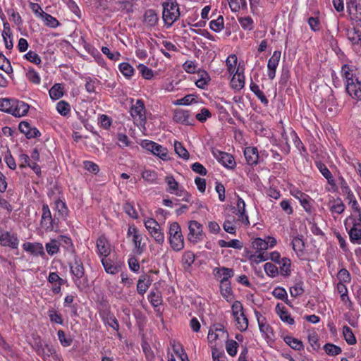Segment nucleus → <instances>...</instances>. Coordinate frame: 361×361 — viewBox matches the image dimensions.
<instances>
[{"label": "nucleus", "instance_id": "f257e3e1", "mask_svg": "<svg viewBox=\"0 0 361 361\" xmlns=\"http://www.w3.org/2000/svg\"><path fill=\"white\" fill-rule=\"evenodd\" d=\"M341 76L345 80V91L352 99L361 100V76L356 66L344 64L341 67Z\"/></svg>", "mask_w": 361, "mask_h": 361}, {"label": "nucleus", "instance_id": "f03ea898", "mask_svg": "<svg viewBox=\"0 0 361 361\" xmlns=\"http://www.w3.org/2000/svg\"><path fill=\"white\" fill-rule=\"evenodd\" d=\"M30 109V106L14 98H0V111L11 114L15 117L25 116Z\"/></svg>", "mask_w": 361, "mask_h": 361}, {"label": "nucleus", "instance_id": "7ed1b4c3", "mask_svg": "<svg viewBox=\"0 0 361 361\" xmlns=\"http://www.w3.org/2000/svg\"><path fill=\"white\" fill-rule=\"evenodd\" d=\"M71 274L73 275V281L79 291L82 292L89 287L88 279L85 274V268L81 259L74 256L73 262L68 263Z\"/></svg>", "mask_w": 361, "mask_h": 361}, {"label": "nucleus", "instance_id": "20e7f679", "mask_svg": "<svg viewBox=\"0 0 361 361\" xmlns=\"http://www.w3.org/2000/svg\"><path fill=\"white\" fill-rule=\"evenodd\" d=\"M344 225L350 242L361 245V214H350L345 219Z\"/></svg>", "mask_w": 361, "mask_h": 361}, {"label": "nucleus", "instance_id": "39448f33", "mask_svg": "<svg viewBox=\"0 0 361 361\" xmlns=\"http://www.w3.org/2000/svg\"><path fill=\"white\" fill-rule=\"evenodd\" d=\"M162 18L167 27H170L180 16L179 6L178 3L172 0L164 2Z\"/></svg>", "mask_w": 361, "mask_h": 361}, {"label": "nucleus", "instance_id": "423d86ee", "mask_svg": "<svg viewBox=\"0 0 361 361\" xmlns=\"http://www.w3.org/2000/svg\"><path fill=\"white\" fill-rule=\"evenodd\" d=\"M37 354L40 356L44 361H49V357H52L55 360L59 359L55 348L48 343H42L39 337L35 339L34 344L32 345Z\"/></svg>", "mask_w": 361, "mask_h": 361}, {"label": "nucleus", "instance_id": "0eeeda50", "mask_svg": "<svg viewBox=\"0 0 361 361\" xmlns=\"http://www.w3.org/2000/svg\"><path fill=\"white\" fill-rule=\"evenodd\" d=\"M169 243L174 251H180L184 247V238L181 228L177 222L171 224L169 231Z\"/></svg>", "mask_w": 361, "mask_h": 361}, {"label": "nucleus", "instance_id": "6e6552de", "mask_svg": "<svg viewBox=\"0 0 361 361\" xmlns=\"http://www.w3.org/2000/svg\"><path fill=\"white\" fill-rule=\"evenodd\" d=\"M102 309L99 310V316L102 322L105 325L118 331L120 328L119 323L114 314L111 312L108 302L106 301L102 302Z\"/></svg>", "mask_w": 361, "mask_h": 361}, {"label": "nucleus", "instance_id": "1a4fd4ad", "mask_svg": "<svg viewBox=\"0 0 361 361\" xmlns=\"http://www.w3.org/2000/svg\"><path fill=\"white\" fill-rule=\"evenodd\" d=\"M130 115L137 125L145 126L147 121L146 109L144 102L142 99H137L135 104L132 105Z\"/></svg>", "mask_w": 361, "mask_h": 361}, {"label": "nucleus", "instance_id": "9d476101", "mask_svg": "<svg viewBox=\"0 0 361 361\" xmlns=\"http://www.w3.org/2000/svg\"><path fill=\"white\" fill-rule=\"evenodd\" d=\"M142 147L164 161L169 159L168 150L162 145L150 140H143Z\"/></svg>", "mask_w": 361, "mask_h": 361}, {"label": "nucleus", "instance_id": "9b49d317", "mask_svg": "<svg viewBox=\"0 0 361 361\" xmlns=\"http://www.w3.org/2000/svg\"><path fill=\"white\" fill-rule=\"evenodd\" d=\"M188 229L189 233L188 235V239L190 242L195 244L202 240L204 233L202 230V225L201 224L197 221H190Z\"/></svg>", "mask_w": 361, "mask_h": 361}, {"label": "nucleus", "instance_id": "f8f14e48", "mask_svg": "<svg viewBox=\"0 0 361 361\" xmlns=\"http://www.w3.org/2000/svg\"><path fill=\"white\" fill-rule=\"evenodd\" d=\"M0 244L4 247L17 249L19 245L17 234L11 233L8 231H0Z\"/></svg>", "mask_w": 361, "mask_h": 361}, {"label": "nucleus", "instance_id": "ddd939ff", "mask_svg": "<svg viewBox=\"0 0 361 361\" xmlns=\"http://www.w3.org/2000/svg\"><path fill=\"white\" fill-rule=\"evenodd\" d=\"M243 72L244 68H240L239 65L231 80V86L233 89L235 90H240L244 87L245 75Z\"/></svg>", "mask_w": 361, "mask_h": 361}, {"label": "nucleus", "instance_id": "4468645a", "mask_svg": "<svg viewBox=\"0 0 361 361\" xmlns=\"http://www.w3.org/2000/svg\"><path fill=\"white\" fill-rule=\"evenodd\" d=\"M173 121L186 126L194 124V119L191 117L190 111L187 110H176L174 113Z\"/></svg>", "mask_w": 361, "mask_h": 361}, {"label": "nucleus", "instance_id": "2eb2a0df", "mask_svg": "<svg viewBox=\"0 0 361 361\" xmlns=\"http://www.w3.org/2000/svg\"><path fill=\"white\" fill-rule=\"evenodd\" d=\"M213 274L216 279H221L220 283H224L229 281V279L234 276V271L231 268L221 267L214 268Z\"/></svg>", "mask_w": 361, "mask_h": 361}, {"label": "nucleus", "instance_id": "dca6fc26", "mask_svg": "<svg viewBox=\"0 0 361 361\" xmlns=\"http://www.w3.org/2000/svg\"><path fill=\"white\" fill-rule=\"evenodd\" d=\"M346 36L354 49H355L357 47L361 46V30H360L359 27L347 28Z\"/></svg>", "mask_w": 361, "mask_h": 361}, {"label": "nucleus", "instance_id": "f3484780", "mask_svg": "<svg viewBox=\"0 0 361 361\" xmlns=\"http://www.w3.org/2000/svg\"><path fill=\"white\" fill-rule=\"evenodd\" d=\"M244 155L247 164L250 166H255L258 164V150L255 147H247L244 150Z\"/></svg>", "mask_w": 361, "mask_h": 361}, {"label": "nucleus", "instance_id": "a211bd4d", "mask_svg": "<svg viewBox=\"0 0 361 361\" xmlns=\"http://www.w3.org/2000/svg\"><path fill=\"white\" fill-rule=\"evenodd\" d=\"M23 248L26 252H29L31 254L36 255V256L45 255L43 245L40 243L27 242L23 245Z\"/></svg>", "mask_w": 361, "mask_h": 361}, {"label": "nucleus", "instance_id": "6ab92c4d", "mask_svg": "<svg viewBox=\"0 0 361 361\" xmlns=\"http://www.w3.org/2000/svg\"><path fill=\"white\" fill-rule=\"evenodd\" d=\"M97 248L99 256L107 257L110 252L109 243L105 235H101L97 240Z\"/></svg>", "mask_w": 361, "mask_h": 361}, {"label": "nucleus", "instance_id": "aec40b11", "mask_svg": "<svg viewBox=\"0 0 361 361\" xmlns=\"http://www.w3.org/2000/svg\"><path fill=\"white\" fill-rule=\"evenodd\" d=\"M197 73L199 78L195 80L196 86L200 89L206 90L209 81L211 80L209 73L206 71L202 69H198Z\"/></svg>", "mask_w": 361, "mask_h": 361}, {"label": "nucleus", "instance_id": "412c9836", "mask_svg": "<svg viewBox=\"0 0 361 361\" xmlns=\"http://www.w3.org/2000/svg\"><path fill=\"white\" fill-rule=\"evenodd\" d=\"M143 23L146 27H154L159 20V17L156 11L153 9H148L144 14Z\"/></svg>", "mask_w": 361, "mask_h": 361}, {"label": "nucleus", "instance_id": "4be33fe9", "mask_svg": "<svg viewBox=\"0 0 361 361\" xmlns=\"http://www.w3.org/2000/svg\"><path fill=\"white\" fill-rule=\"evenodd\" d=\"M276 312L282 322H286L290 325L294 324V319L291 317L284 306L279 303L277 304L276 306Z\"/></svg>", "mask_w": 361, "mask_h": 361}, {"label": "nucleus", "instance_id": "5701e85b", "mask_svg": "<svg viewBox=\"0 0 361 361\" xmlns=\"http://www.w3.org/2000/svg\"><path fill=\"white\" fill-rule=\"evenodd\" d=\"M237 210L238 212L236 214L241 219L242 222L247 226L250 225L248 216L245 210V203L244 200L239 196L238 197L237 200Z\"/></svg>", "mask_w": 361, "mask_h": 361}, {"label": "nucleus", "instance_id": "b1692460", "mask_svg": "<svg viewBox=\"0 0 361 361\" xmlns=\"http://www.w3.org/2000/svg\"><path fill=\"white\" fill-rule=\"evenodd\" d=\"M132 240L134 245V253L137 255H142L146 250L147 247L146 243H142V235L140 233L138 235H134Z\"/></svg>", "mask_w": 361, "mask_h": 361}, {"label": "nucleus", "instance_id": "393cba45", "mask_svg": "<svg viewBox=\"0 0 361 361\" xmlns=\"http://www.w3.org/2000/svg\"><path fill=\"white\" fill-rule=\"evenodd\" d=\"M330 94L325 99V106L328 108V111L335 114L338 111V104L336 98L334 94L333 90L329 89Z\"/></svg>", "mask_w": 361, "mask_h": 361}, {"label": "nucleus", "instance_id": "a878e982", "mask_svg": "<svg viewBox=\"0 0 361 361\" xmlns=\"http://www.w3.org/2000/svg\"><path fill=\"white\" fill-rule=\"evenodd\" d=\"M150 285H151V281H150L149 276L146 274L141 275L137 281V293L140 295H144L145 293V292L147 291V290L148 289V288L150 286Z\"/></svg>", "mask_w": 361, "mask_h": 361}, {"label": "nucleus", "instance_id": "bb28decb", "mask_svg": "<svg viewBox=\"0 0 361 361\" xmlns=\"http://www.w3.org/2000/svg\"><path fill=\"white\" fill-rule=\"evenodd\" d=\"M303 237L301 236H295L293 237L291 245L293 250L296 252L298 256L303 255L305 250V242L303 240Z\"/></svg>", "mask_w": 361, "mask_h": 361}, {"label": "nucleus", "instance_id": "cd10ccee", "mask_svg": "<svg viewBox=\"0 0 361 361\" xmlns=\"http://www.w3.org/2000/svg\"><path fill=\"white\" fill-rule=\"evenodd\" d=\"M220 292L227 302H231L233 300V290L230 281L221 283Z\"/></svg>", "mask_w": 361, "mask_h": 361}, {"label": "nucleus", "instance_id": "c85d7f7f", "mask_svg": "<svg viewBox=\"0 0 361 361\" xmlns=\"http://www.w3.org/2000/svg\"><path fill=\"white\" fill-rule=\"evenodd\" d=\"M118 69L126 79H131L135 73V68L127 62L121 63Z\"/></svg>", "mask_w": 361, "mask_h": 361}, {"label": "nucleus", "instance_id": "c756f323", "mask_svg": "<svg viewBox=\"0 0 361 361\" xmlns=\"http://www.w3.org/2000/svg\"><path fill=\"white\" fill-rule=\"evenodd\" d=\"M283 341L287 345H288L292 349L295 350L300 351L304 349L302 342L298 338L290 336H286L283 338Z\"/></svg>", "mask_w": 361, "mask_h": 361}, {"label": "nucleus", "instance_id": "7c9ffc66", "mask_svg": "<svg viewBox=\"0 0 361 361\" xmlns=\"http://www.w3.org/2000/svg\"><path fill=\"white\" fill-rule=\"evenodd\" d=\"M51 99H59L63 95V87L60 83L54 85L49 91Z\"/></svg>", "mask_w": 361, "mask_h": 361}, {"label": "nucleus", "instance_id": "2f4dec72", "mask_svg": "<svg viewBox=\"0 0 361 361\" xmlns=\"http://www.w3.org/2000/svg\"><path fill=\"white\" fill-rule=\"evenodd\" d=\"M250 88L263 104L267 106L269 104V100L267 99L263 92L259 90V86L253 82L252 80L251 81Z\"/></svg>", "mask_w": 361, "mask_h": 361}, {"label": "nucleus", "instance_id": "473e14b6", "mask_svg": "<svg viewBox=\"0 0 361 361\" xmlns=\"http://www.w3.org/2000/svg\"><path fill=\"white\" fill-rule=\"evenodd\" d=\"M222 159L219 161L227 169H233L236 166V163L234 159V157L227 152L225 154H223Z\"/></svg>", "mask_w": 361, "mask_h": 361}, {"label": "nucleus", "instance_id": "72a5a7b5", "mask_svg": "<svg viewBox=\"0 0 361 361\" xmlns=\"http://www.w3.org/2000/svg\"><path fill=\"white\" fill-rule=\"evenodd\" d=\"M60 243L57 239H51L49 243L45 245L47 253L53 256L59 252Z\"/></svg>", "mask_w": 361, "mask_h": 361}, {"label": "nucleus", "instance_id": "f704fd0d", "mask_svg": "<svg viewBox=\"0 0 361 361\" xmlns=\"http://www.w3.org/2000/svg\"><path fill=\"white\" fill-rule=\"evenodd\" d=\"M101 262L106 273L115 274L118 271V267L111 259L103 257Z\"/></svg>", "mask_w": 361, "mask_h": 361}, {"label": "nucleus", "instance_id": "c9c22d12", "mask_svg": "<svg viewBox=\"0 0 361 361\" xmlns=\"http://www.w3.org/2000/svg\"><path fill=\"white\" fill-rule=\"evenodd\" d=\"M280 271L281 274L285 277L288 276L290 274V265L291 262L288 258L283 257L281 260Z\"/></svg>", "mask_w": 361, "mask_h": 361}, {"label": "nucleus", "instance_id": "e433bc0d", "mask_svg": "<svg viewBox=\"0 0 361 361\" xmlns=\"http://www.w3.org/2000/svg\"><path fill=\"white\" fill-rule=\"evenodd\" d=\"M174 149L176 153L178 155L179 157L183 159H188L190 154L188 151L183 147L181 142L178 141H175L174 142Z\"/></svg>", "mask_w": 361, "mask_h": 361}, {"label": "nucleus", "instance_id": "4c0bfd02", "mask_svg": "<svg viewBox=\"0 0 361 361\" xmlns=\"http://www.w3.org/2000/svg\"><path fill=\"white\" fill-rule=\"evenodd\" d=\"M343 334L344 336V339L348 345H354L356 343V338L353 333L352 329L348 326H344L343 328Z\"/></svg>", "mask_w": 361, "mask_h": 361}, {"label": "nucleus", "instance_id": "58836bf2", "mask_svg": "<svg viewBox=\"0 0 361 361\" xmlns=\"http://www.w3.org/2000/svg\"><path fill=\"white\" fill-rule=\"evenodd\" d=\"M323 348L326 353L330 356H336L342 352L341 347L330 343H326Z\"/></svg>", "mask_w": 361, "mask_h": 361}, {"label": "nucleus", "instance_id": "ea45409f", "mask_svg": "<svg viewBox=\"0 0 361 361\" xmlns=\"http://www.w3.org/2000/svg\"><path fill=\"white\" fill-rule=\"evenodd\" d=\"M55 205L59 216L66 219L68 214V209L66 202L59 199L55 202Z\"/></svg>", "mask_w": 361, "mask_h": 361}, {"label": "nucleus", "instance_id": "a19ab883", "mask_svg": "<svg viewBox=\"0 0 361 361\" xmlns=\"http://www.w3.org/2000/svg\"><path fill=\"white\" fill-rule=\"evenodd\" d=\"M281 54L280 51L276 50L274 51L271 57L268 61V69H276L280 61Z\"/></svg>", "mask_w": 361, "mask_h": 361}, {"label": "nucleus", "instance_id": "79ce46f5", "mask_svg": "<svg viewBox=\"0 0 361 361\" xmlns=\"http://www.w3.org/2000/svg\"><path fill=\"white\" fill-rule=\"evenodd\" d=\"M293 137V140L294 142V145L295 147L300 151V154L302 157H305L307 154V150L305 147L304 146L303 143L300 140V139L298 137L295 132H293L291 133Z\"/></svg>", "mask_w": 361, "mask_h": 361}, {"label": "nucleus", "instance_id": "37998d69", "mask_svg": "<svg viewBox=\"0 0 361 361\" xmlns=\"http://www.w3.org/2000/svg\"><path fill=\"white\" fill-rule=\"evenodd\" d=\"M209 27L215 32H219L224 28V18L219 16L217 19L211 20L209 23Z\"/></svg>", "mask_w": 361, "mask_h": 361}, {"label": "nucleus", "instance_id": "c03bdc74", "mask_svg": "<svg viewBox=\"0 0 361 361\" xmlns=\"http://www.w3.org/2000/svg\"><path fill=\"white\" fill-rule=\"evenodd\" d=\"M237 322V328L238 329L243 332L245 331L248 327V319L244 314V312H242L240 316L238 317V319H235Z\"/></svg>", "mask_w": 361, "mask_h": 361}, {"label": "nucleus", "instance_id": "a18cd8bd", "mask_svg": "<svg viewBox=\"0 0 361 361\" xmlns=\"http://www.w3.org/2000/svg\"><path fill=\"white\" fill-rule=\"evenodd\" d=\"M302 286L303 281L302 280L297 281L293 286L290 288V295L293 298L301 295L304 293Z\"/></svg>", "mask_w": 361, "mask_h": 361}, {"label": "nucleus", "instance_id": "49530a36", "mask_svg": "<svg viewBox=\"0 0 361 361\" xmlns=\"http://www.w3.org/2000/svg\"><path fill=\"white\" fill-rule=\"evenodd\" d=\"M141 346L143 350V353L145 355L147 361H153L154 359V353L152 350L149 344L146 341H142L141 343Z\"/></svg>", "mask_w": 361, "mask_h": 361}, {"label": "nucleus", "instance_id": "de8ad7c7", "mask_svg": "<svg viewBox=\"0 0 361 361\" xmlns=\"http://www.w3.org/2000/svg\"><path fill=\"white\" fill-rule=\"evenodd\" d=\"M345 209V204L343 203L341 198H337L334 200V204L330 207V211L332 213L342 214Z\"/></svg>", "mask_w": 361, "mask_h": 361}, {"label": "nucleus", "instance_id": "09e8293b", "mask_svg": "<svg viewBox=\"0 0 361 361\" xmlns=\"http://www.w3.org/2000/svg\"><path fill=\"white\" fill-rule=\"evenodd\" d=\"M41 18L48 27L56 28L59 25V23L57 19L49 13H45L42 14V17Z\"/></svg>", "mask_w": 361, "mask_h": 361}, {"label": "nucleus", "instance_id": "8fccbe9b", "mask_svg": "<svg viewBox=\"0 0 361 361\" xmlns=\"http://www.w3.org/2000/svg\"><path fill=\"white\" fill-rule=\"evenodd\" d=\"M255 314L257 319L259 331L262 334H266L267 336H269V333L272 334V328L271 327L270 325L266 324L263 322L262 320H260L259 316H261V314H259V312L255 311Z\"/></svg>", "mask_w": 361, "mask_h": 361}, {"label": "nucleus", "instance_id": "3c124183", "mask_svg": "<svg viewBox=\"0 0 361 361\" xmlns=\"http://www.w3.org/2000/svg\"><path fill=\"white\" fill-rule=\"evenodd\" d=\"M238 343L234 340H228L226 343V349L228 354L234 357L238 352Z\"/></svg>", "mask_w": 361, "mask_h": 361}, {"label": "nucleus", "instance_id": "603ef678", "mask_svg": "<svg viewBox=\"0 0 361 361\" xmlns=\"http://www.w3.org/2000/svg\"><path fill=\"white\" fill-rule=\"evenodd\" d=\"M56 110L61 116H66L71 111L70 105L63 100L60 101L56 104Z\"/></svg>", "mask_w": 361, "mask_h": 361}, {"label": "nucleus", "instance_id": "864d4df0", "mask_svg": "<svg viewBox=\"0 0 361 361\" xmlns=\"http://www.w3.org/2000/svg\"><path fill=\"white\" fill-rule=\"evenodd\" d=\"M133 0H123L118 1L116 4L120 6V8L125 11L128 14L133 13V4L132 3Z\"/></svg>", "mask_w": 361, "mask_h": 361}, {"label": "nucleus", "instance_id": "5fc2aeb1", "mask_svg": "<svg viewBox=\"0 0 361 361\" xmlns=\"http://www.w3.org/2000/svg\"><path fill=\"white\" fill-rule=\"evenodd\" d=\"M238 62L237 56L235 54L230 55L226 59V66L229 73L233 74L236 71L235 66Z\"/></svg>", "mask_w": 361, "mask_h": 361}, {"label": "nucleus", "instance_id": "6e6d98bb", "mask_svg": "<svg viewBox=\"0 0 361 361\" xmlns=\"http://www.w3.org/2000/svg\"><path fill=\"white\" fill-rule=\"evenodd\" d=\"M238 21L242 28L246 30H252L253 29V20L250 16L240 17Z\"/></svg>", "mask_w": 361, "mask_h": 361}, {"label": "nucleus", "instance_id": "4d7b16f0", "mask_svg": "<svg viewBox=\"0 0 361 361\" xmlns=\"http://www.w3.org/2000/svg\"><path fill=\"white\" fill-rule=\"evenodd\" d=\"M142 178L150 183H156L157 173L154 171L145 169L142 173Z\"/></svg>", "mask_w": 361, "mask_h": 361}, {"label": "nucleus", "instance_id": "13d9d810", "mask_svg": "<svg viewBox=\"0 0 361 361\" xmlns=\"http://www.w3.org/2000/svg\"><path fill=\"white\" fill-rule=\"evenodd\" d=\"M59 340L63 347L70 346L73 342L71 336H67L63 330H59L57 332Z\"/></svg>", "mask_w": 361, "mask_h": 361}, {"label": "nucleus", "instance_id": "bf43d9fd", "mask_svg": "<svg viewBox=\"0 0 361 361\" xmlns=\"http://www.w3.org/2000/svg\"><path fill=\"white\" fill-rule=\"evenodd\" d=\"M307 337L308 341L313 350H318L320 348V344L319 343L317 334L315 331L309 332Z\"/></svg>", "mask_w": 361, "mask_h": 361}, {"label": "nucleus", "instance_id": "052dcab7", "mask_svg": "<svg viewBox=\"0 0 361 361\" xmlns=\"http://www.w3.org/2000/svg\"><path fill=\"white\" fill-rule=\"evenodd\" d=\"M252 247L255 249L257 252H260L261 251L266 250L269 248V245H267V243H266L265 240H263L260 238H256L252 242Z\"/></svg>", "mask_w": 361, "mask_h": 361}, {"label": "nucleus", "instance_id": "680f3d73", "mask_svg": "<svg viewBox=\"0 0 361 361\" xmlns=\"http://www.w3.org/2000/svg\"><path fill=\"white\" fill-rule=\"evenodd\" d=\"M137 69L140 71V73L142 74V76L145 79L150 80L154 76L153 71L144 64H139L137 66Z\"/></svg>", "mask_w": 361, "mask_h": 361}, {"label": "nucleus", "instance_id": "e2e57ef3", "mask_svg": "<svg viewBox=\"0 0 361 361\" xmlns=\"http://www.w3.org/2000/svg\"><path fill=\"white\" fill-rule=\"evenodd\" d=\"M264 269L266 274L270 277H276L279 274L277 267L272 263L267 262L264 265Z\"/></svg>", "mask_w": 361, "mask_h": 361}, {"label": "nucleus", "instance_id": "0e129e2a", "mask_svg": "<svg viewBox=\"0 0 361 361\" xmlns=\"http://www.w3.org/2000/svg\"><path fill=\"white\" fill-rule=\"evenodd\" d=\"M148 299L151 305L154 307L159 306L162 303L161 296L154 291L150 292L148 295Z\"/></svg>", "mask_w": 361, "mask_h": 361}, {"label": "nucleus", "instance_id": "69168bd1", "mask_svg": "<svg viewBox=\"0 0 361 361\" xmlns=\"http://www.w3.org/2000/svg\"><path fill=\"white\" fill-rule=\"evenodd\" d=\"M7 14L10 17V20L13 21L16 25H21L23 23L20 14L13 8H9L6 11Z\"/></svg>", "mask_w": 361, "mask_h": 361}, {"label": "nucleus", "instance_id": "338daca9", "mask_svg": "<svg viewBox=\"0 0 361 361\" xmlns=\"http://www.w3.org/2000/svg\"><path fill=\"white\" fill-rule=\"evenodd\" d=\"M173 350L176 353V355L181 360V361H185L187 360V357H188L187 353H185V349L183 347L180 345H175L173 344L172 345Z\"/></svg>", "mask_w": 361, "mask_h": 361}, {"label": "nucleus", "instance_id": "774afa93", "mask_svg": "<svg viewBox=\"0 0 361 361\" xmlns=\"http://www.w3.org/2000/svg\"><path fill=\"white\" fill-rule=\"evenodd\" d=\"M337 278L339 280V282L343 283H350L351 281V276L350 272L345 268H343L339 270L337 274Z\"/></svg>", "mask_w": 361, "mask_h": 361}]
</instances>
